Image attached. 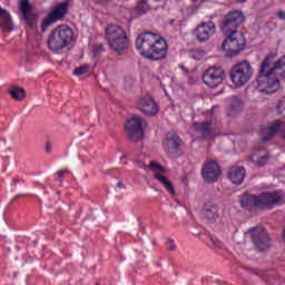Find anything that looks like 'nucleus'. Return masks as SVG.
<instances>
[{
    "instance_id": "nucleus-1",
    "label": "nucleus",
    "mask_w": 285,
    "mask_h": 285,
    "mask_svg": "<svg viewBox=\"0 0 285 285\" xmlns=\"http://www.w3.org/2000/svg\"><path fill=\"white\" fill-rule=\"evenodd\" d=\"M277 52H269L262 61L256 78L258 90L273 95L279 90V80L285 79V55L277 61Z\"/></svg>"
},
{
    "instance_id": "nucleus-2",
    "label": "nucleus",
    "mask_w": 285,
    "mask_h": 285,
    "mask_svg": "<svg viewBox=\"0 0 285 285\" xmlns=\"http://www.w3.org/2000/svg\"><path fill=\"white\" fill-rule=\"evenodd\" d=\"M136 48L149 61H164L168 57V42L154 32H142L136 39Z\"/></svg>"
},
{
    "instance_id": "nucleus-3",
    "label": "nucleus",
    "mask_w": 285,
    "mask_h": 285,
    "mask_svg": "<svg viewBox=\"0 0 285 285\" xmlns=\"http://www.w3.org/2000/svg\"><path fill=\"white\" fill-rule=\"evenodd\" d=\"M245 210H273L275 206L285 204L283 190L263 191L258 195L245 193L238 199Z\"/></svg>"
},
{
    "instance_id": "nucleus-4",
    "label": "nucleus",
    "mask_w": 285,
    "mask_h": 285,
    "mask_svg": "<svg viewBox=\"0 0 285 285\" xmlns=\"http://www.w3.org/2000/svg\"><path fill=\"white\" fill-rule=\"evenodd\" d=\"M105 39L111 52H116L119 56L130 48V38H128L126 30L117 24H109L106 28Z\"/></svg>"
},
{
    "instance_id": "nucleus-5",
    "label": "nucleus",
    "mask_w": 285,
    "mask_h": 285,
    "mask_svg": "<svg viewBox=\"0 0 285 285\" xmlns=\"http://www.w3.org/2000/svg\"><path fill=\"white\" fill-rule=\"evenodd\" d=\"M75 39V31L68 26H59L52 30L48 37V48L52 52H59L63 48H68Z\"/></svg>"
},
{
    "instance_id": "nucleus-6",
    "label": "nucleus",
    "mask_w": 285,
    "mask_h": 285,
    "mask_svg": "<svg viewBox=\"0 0 285 285\" xmlns=\"http://www.w3.org/2000/svg\"><path fill=\"white\" fill-rule=\"evenodd\" d=\"M253 66L248 60H243L234 65L229 71V79L234 86L242 88L253 78Z\"/></svg>"
},
{
    "instance_id": "nucleus-7",
    "label": "nucleus",
    "mask_w": 285,
    "mask_h": 285,
    "mask_svg": "<svg viewBox=\"0 0 285 285\" xmlns=\"http://www.w3.org/2000/svg\"><path fill=\"white\" fill-rule=\"evenodd\" d=\"M227 38L222 43V50L234 57L246 48V38L239 31L225 35Z\"/></svg>"
},
{
    "instance_id": "nucleus-8",
    "label": "nucleus",
    "mask_w": 285,
    "mask_h": 285,
    "mask_svg": "<svg viewBox=\"0 0 285 285\" xmlns=\"http://www.w3.org/2000/svg\"><path fill=\"white\" fill-rule=\"evenodd\" d=\"M245 22H246V17L244 16V12L230 11L224 16L220 23V30L223 35H230L233 32H238L237 28H239L240 26H244Z\"/></svg>"
},
{
    "instance_id": "nucleus-9",
    "label": "nucleus",
    "mask_w": 285,
    "mask_h": 285,
    "mask_svg": "<svg viewBox=\"0 0 285 285\" xmlns=\"http://www.w3.org/2000/svg\"><path fill=\"white\" fill-rule=\"evenodd\" d=\"M252 237V244L258 253H266L271 250L272 239L266 228L258 226L249 230Z\"/></svg>"
},
{
    "instance_id": "nucleus-10",
    "label": "nucleus",
    "mask_w": 285,
    "mask_h": 285,
    "mask_svg": "<svg viewBox=\"0 0 285 285\" xmlns=\"http://www.w3.org/2000/svg\"><path fill=\"white\" fill-rule=\"evenodd\" d=\"M144 126H146V120L140 116H134L127 120L125 130L129 141L137 144L144 139Z\"/></svg>"
},
{
    "instance_id": "nucleus-11",
    "label": "nucleus",
    "mask_w": 285,
    "mask_h": 285,
    "mask_svg": "<svg viewBox=\"0 0 285 285\" xmlns=\"http://www.w3.org/2000/svg\"><path fill=\"white\" fill-rule=\"evenodd\" d=\"M202 177L206 184H215L222 177V166L214 159H208L202 168Z\"/></svg>"
},
{
    "instance_id": "nucleus-12",
    "label": "nucleus",
    "mask_w": 285,
    "mask_h": 285,
    "mask_svg": "<svg viewBox=\"0 0 285 285\" xmlns=\"http://www.w3.org/2000/svg\"><path fill=\"white\" fill-rule=\"evenodd\" d=\"M226 79V72L222 67H209L203 75V81L208 88H217Z\"/></svg>"
},
{
    "instance_id": "nucleus-13",
    "label": "nucleus",
    "mask_w": 285,
    "mask_h": 285,
    "mask_svg": "<svg viewBox=\"0 0 285 285\" xmlns=\"http://www.w3.org/2000/svg\"><path fill=\"white\" fill-rule=\"evenodd\" d=\"M137 108L145 117H155L159 112V105L153 96H142L138 99Z\"/></svg>"
},
{
    "instance_id": "nucleus-14",
    "label": "nucleus",
    "mask_w": 285,
    "mask_h": 285,
    "mask_svg": "<svg viewBox=\"0 0 285 285\" xmlns=\"http://www.w3.org/2000/svg\"><path fill=\"white\" fill-rule=\"evenodd\" d=\"M165 148L170 157H178L181 153V138L175 131H169L166 134Z\"/></svg>"
},
{
    "instance_id": "nucleus-15",
    "label": "nucleus",
    "mask_w": 285,
    "mask_h": 285,
    "mask_svg": "<svg viewBox=\"0 0 285 285\" xmlns=\"http://www.w3.org/2000/svg\"><path fill=\"white\" fill-rule=\"evenodd\" d=\"M20 12L29 28L35 30L37 28V14L32 12V4L29 0H21L19 3Z\"/></svg>"
},
{
    "instance_id": "nucleus-16",
    "label": "nucleus",
    "mask_w": 285,
    "mask_h": 285,
    "mask_svg": "<svg viewBox=\"0 0 285 285\" xmlns=\"http://www.w3.org/2000/svg\"><path fill=\"white\" fill-rule=\"evenodd\" d=\"M217 30V27L215 26V22L208 21L203 22L196 28V38L200 43H204V41H208L213 35H215Z\"/></svg>"
},
{
    "instance_id": "nucleus-17",
    "label": "nucleus",
    "mask_w": 285,
    "mask_h": 285,
    "mask_svg": "<svg viewBox=\"0 0 285 285\" xmlns=\"http://www.w3.org/2000/svg\"><path fill=\"white\" fill-rule=\"evenodd\" d=\"M191 128L200 135L202 139H213V135L215 130L213 129V120H205V121H196L193 124Z\"/></svg>"
},
{
    "instance_id": "nucleus-18",
    "label": "nucleus",
    "mask_w": 285,
    "mask_h": 285,
    "mask_svg": "<svg viewBox=\"0 0 285 285\" xmlns=\"http://www.w3.org/2000/svg\"><path fill=\"white\" fill-rule=\"evenodd\" d=\"M203 216L207 222H217L219 219V205L213 200L206 202L203 208Z\"/></svg>"
},
{
    "instance_id": "nucleus-19",
    "label": "nucleus",
    "mask_w": 285,
    "mask_h": 285,
    "mask_svg": "<svg viewBox=\"0 0 285 285\" xmlns=\"http://www.w3.org/2000/svg\"><path fill=\"white\" fill-rule=\"evenodd\" d=\"M70 8V1L66 0L60 3H58L53 9L50 11V16L56 20V21H63L66 18V14H68V10Z\"/></svg>"
},
{
    "instance_id": "nucleus-20",
    "label": "nucleus",
    "mask_w": 285,
    "mask_h": 285,
    "mask_svg": "<svg viewBox=\"0 0 285 285\" xmlns=\"http://www.w3.org/2000/svg\"><path fill=\"white\" fill-rule=\"evenodd\" d=\"M228 179L232 184L239 186L244 184V179L246 177V168L244 167H232L227 173Z\"/></svg>"
},
{
    "instance_id": "nucleus-21",
    "label": "nucleus",
    "mask_w": 285,
    "mask_h": 285,
    "mask_svg": "<svg viewBox=\"0 0 285 285\" xmlns=\"http://www.w3.org/2000/svg\"><path fill=\"white\" fill-rule=\"evenodd\" d=\"M229 109L227 111L228 117H235L237 112H242L244 109V102L242 101V98L237 96H232L229 99Z\"/></svg>"
},
{
    "instance_id": "nucleus-22",
    "label": "nucleus",
    "mask_w": 285,
    "mask_h": 285,
    "mask_svg": "<svg viewBox=\"0 0 285 285\" xmlns=\"http://www.w3.org/2000/svg\"><path fill=\"white\" fill-rule=\"evenodd\" d=\"M277 132H279V120H276L271 127L264 130L262 136L263 144L271 141V139L274 138Z\"/></svg>"
},
{
    "instance_id": "nucleus-23",
    "label": "nucleus",
    "mask_w": 285,
    "mask_h": 285,
    "mask_svg": "<svg viewBox=\"0 0 285 285\" xmlns=\"http://www.w3.org/2000/svg\"><path fill=\"white\" fill-rule=\"evenodd\" d=\"M154 177L155 179H157V181L164 185V187L166 188V190H168V193H170L171 195H175V187L173 186V183H170L168 177L159 173H155Z\"/></svg>"
},
{
    "instance_id": "nucleus-24",
    "label": "nucleus",
    "mask_w": 285,
    "mask_h": 285,
    "mask_svg": "<svg viewBox=\"0 0 285 285\" xmlns=\"http://www.w3.org/2000/svg\"><path fill=\"white\" fill-rule=\"evenodd\" d=\"M206 244L209 248H213V250H224L225 248L224 243L215 236H209Z\"/></svg>"
},
{
    "instance_id": "nucleus-25",
    "label": "nucleus",
    "mask_w": 285,
    "mask_h": 285,
    "mask_svg": "<svg viewBox=\"0 0 285 285\" xmlns=\"http://www.w3.org/2000/svg\"><path fill=\"white\" fill-rule=\"evenodd\" d=\"M10 97L12 99H16V101H23L26 98V89L21 87H13L11 90H9Z\"/></svg>"
},
{
    "instance_id": "nucleus-26",
    "label": "nucleus",
    "mask_w": 285,
    "mask_h": 285,
    "mask_svg": "<svg viewBox=\"0 0 285 285\" xmlns=\"http://www.w3.org/2000/svg\"><path fill=\"white\" fill-rule=\"evenodd\" d=\"M53 23H57V20L52 18L50 13H48V16L42 20L41 32H46V30H48L50 26H53Z\"/></svg>"
},
{
    "instance_id": "nucleus-27",
    "label": "nucleus",
    "mask_w": 285,
    "mask_h": 285,
    "mask_svg": "<svg viewBox=\"0 0 285 285\" xmlns=\"http://www.w3.org/2000/svg\"><path fill=\"white\" fill-rule=\"evenodd\" d=\"M0 21L6 22L7 28L12 26V18H10V13L2 8H0Z\"/></svg>"
},
{
    "instance_id": "nucleus-28",
    "label": "nucleus",
    "mask_w": 285,
    "mask_h": 285,
    "mask_svg": "<svg viewBox=\"0 0 285 285\" xmlns=\"http://www.w3.org/2000/svg\"><path fill=\"white\" fill-rule=\"evenodd\" d=\"M88 70H90V65H83L81 67H77L73 70V75L76 77H81V76L86 75L88 72Z\"/></svg>"
},
{
    "instance_id": "nucleus-29",
    "label": "nucleus",
    "mask_w": 285,
    "mask_h": 285,
    "mask_svg": "<svg viewBox=\"0 0 285 285\" xmlns=\"http://www.w3.org/2000/svg\"><path fill=\"white\" fill-rule=\"evenodd\" d=\"M136 10L139 14H146V12H148V3H146V0L139 1L136 6Z\"/></svg>"
},
{
    "instance_id": "nucleus-30",
    "label": "nucleus",
    "mask_w": 285,
    "mask_h": 285,
    "mask_svg": "<svg viewBox=\"0 0 285 285\" xmlns=\"http://www.w3.org/2000/svg\"><path fill=\"white\" fill-rule=\"evenodd\" d=\"M149 170H159V173H166V168L161 164L151 160L148 165Z\"/></svg>"
},
{
    "instance_id": "nucleus-31",
    "label": "nucleus",
    "mask_w": 285,
    "mask_h": 285,
    "mask_svg": "<svg viewBox=\"0 0 285 285\" xmlns=\"http://www.w3.org/2000/svg\"><path fill=\"white\" fill-rule=\"evenodd\" d=\"M166 248H167V250H170V252L177 250V245H175V240L174 239L167 240Z\"/></svg>"
},
{
    "instance_id": "nucleus-32",
    "label": "nucleus",
    "mask_w": 285,
    "mask_h": 285,
    "mask_svg": "<svg viewBox=\"0 0 285 285\" xmlns=\"http://www.w3.org/2000/svg\"><path fill=\"white\" fill-rule=\"evenodd\" d=\"M94 55H101L104 52V45H96L92 49Z\"/></svg>"
},
{
    "instance_id": "nucleus-33",
    "label": "nucleus",
    "mask_w": 285,
    "mask_h": 285,
    "mask_svg": "<svg viewBox=\"0 0 285 285\" xmlns=\"http://www.w3.org/2000/svg\"><path fill=\"white\" fill-rule=\"evenodd\" d=\"M276 110L282 117H285V102H279Z\"/></svg>"
},
{
    "instance_id": "nucleus-34",
    "label": "nucleus",
    "mask_w": 285,
    "mask_h": 285,
    "mask_svg": "<svg viewBox=\"0 0 285 285\" xmlns=\"http://www.w3.org/2000/svg\"><path fill=\"white\" fill-rule=\"evenodd\" d=\"M0 28L1 30H8L9 32H12V30H14V28L12 27V24H9L8 27L6 26V22H3L2 20H0Z\"/></svg>"
},
{
    "instance_id": "nucleus-35",
    "label": "nucleus",
    "mask_w": 285,
    "mask_h": 285,
    "mask_svg": "<svg viewBox=\"0 0 285 285\" xmlns=\"http://www.w3.org/2000/svg\"><path fill=\"white\" fill-rule=\"evenodd\" d=\"M67 173H70V171H68V169H62V170L57 171V176H58V179H59L60 184L63 183V176Z\"/></svg>"
},
{
    "instance_id": "nucleus-36",
    "label": "nucleus",
    "mask_w": 285,
    "mask_h": 285,
    "mask_svg": "<svg viewBox=\"0 0 285 285\" xmlns=\"http://www.w3.org/2000/svg\"><path fill=\"white\" fill-rule=\"evenodd\" d=\"M268 161V156H262L258 160L257 164L258 166H265V164H267Z\"/></svg>"
},
{
    "instance_id": "nucleus-37",
    "label": "nucleus",
    "mask_w": 285,
    "mask_h": 285,
    "mask_svg": "<svg viewBox=\"0 0 285 285\" xmlns=\"http://www.w3.org/2000/svg\"><path fill=\"white\" fill-rule=\"evenodd\" d=\"M46 153H52V142L50 141L46 142Z\"/></svg>"
},
{
    "instance_id": "nucleus-38",
    "label": "nucleus",
    "mask_w": 285,
    "mask_h": 285,
    "mask_svg": "<svg viewBox=\"0 0 285 285\" xmlns=\"http://www.w3.org/2000/svg\"><path fill=\"white\" fill-rule=\"evenodd\" d=\"M277 17H278V19H281L282 21H284L285 20V11H278L277 12Z\"/></svg>"
},
{
    "instance_id": "nucleus-39",
    "label": "nucleus",
    "mask_w": 285,
    "mask_h": 285,
    "mask_svg": "<svg viewBox=\"0 0 285 285\" xmlns=\"http://www.w3.org/2000/svg\"><path fill=\"white\" fill-rule=\"evenodd\" d=\"M94 3H98V4H104V3H108V1L110 0H92Z\"/></svg>"
},
{
    "instance_id": "nucleus-40",
    "label": "nucleus",
    "mask_w": 285,
    "mask_h": 285,
    "mask_svg": "<svg viewBox=\"0 0 285 285\" xmlns=\"http://www.w3.org/2000/svg\"><path fill=\"white\" fill-rule=\"evenodd\" d=\"M117 187L118 188H126V185H124V181H119V183H117Z\"/></svg>"
},
{
    "instance_id": "nucleus-41",
    "label": "nucleus",
    "mask_w": 285,
    "mask_h": 285,
    "mask_svg": "<svg viewBox=\"0 0 285 285\" xmlns=\"http://www.w3.org/2000/svg\"><path fill=\"white\" fill-rule=\"evenodd\" d=\"M169 26H175V19H171V20L169 21Z\"/></svg>"
},
{
    "instance_id": "nucleus-42",
    "label": "nucleus",
    "mask_w": 285,
    "mask_h": 285,
    "mask_svg": "<svg viewBox=\"0 0 285 285\" xmlns=\"http://www.w3.org/2000/svg\"><path fill=\"white\" fill-rule=\"evenodd\" d=\"M13 184H19V179L18 178H13Z\"/></svg>"
},
{
    "instance_id": "nucleus-43",
    "label": "nucleus",
    "mask_w": 285,
    "mask_h": 285,
    "mask_svg": "<svg viewBox=\"0 0 285 285\" xmlns=\"http://www.w3.org/2000/svg\"><path fill=\"white\" fill-rule=\"evenodd\" d=\"M193 1H197V0H193Z\"/></svg>"
},
{
    "instance_id": "nucleus-44",
    "label": "nucleus",
    "mask_w": 285,
    "mask_h": 285,
    "mask_svg": "<svg viewBox=\"0 0 285 285\" xmlns=\"http://www.w3.org/2000/svg\"><path fill=\"white\" fill-rule=\"evenodd\" d=\"M242 1H246V0H242Z\"/></svg>"
}]
</instances>
